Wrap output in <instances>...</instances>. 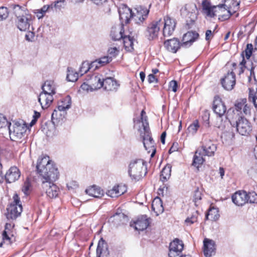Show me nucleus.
I'll return each instance as SVG.
<instances>
[{"label":"nucleus","mask_w":257,"mask_h":257,"mask_svg":"<svg viewBox=\"0 0 257 257\" xmlns=\"http://www.w3.org/2000/svg\"><path fill=\"white\" fill-rule=\"evenodd\" d=\"M38 173L42 177V186L47 195L50 198L59 194V188L53 183L58 178L59 172L53 162L47 156L39 158L36 166Z\"/></svg>","instance_id":"f257e3e1"},{"label":"nucleus","mask_w":257,"mask_h":257,"mask_svg":"<svg viewBox=\"0 0 257 257\" xmlns=\"http://www.w3.org/2000/svg\"><path fill=\"white\" fill-rule=\"evenodd\" d=\"M202 6L203 13L205 14L206 16L210 18L214 17L216 13L226 12L225 14L222 16L219 15V19H221L222 20H225L228 19L232 14L230 10H226L225 8V5L224 4L211 6L210 3L208 1L203 0Z\"/></svg>","instance_id":"f03ea898"},{"label":"nucleus","mask_w":257,"mask_h":257,"mask_svg":"<svg viewBox=\"0 0 257 257\" xmlns=\"http://www.w3.org/2000/svg\"><path fill=\"white\" fill-rule=\"evenodd\" d=\"M147 172L145 162L142 159L133 160L129 164L128 173L133 180L139 181L146 176Z\"/></svg>","instance_id":"7ed1b4c3"},{"label":"nucleus","mask_w":257,"mask_h":257,"mask_svg":"<svg viewBox=\"0 0 257 257\" xmlns=\"http://www.w3.org/2000/svg\"><path fill=\"white\" fill-rule=\"evenodd\" d=\"M27 129L26 124L23 121L21 122H16L12 126L9 125V130L11 140L19 143L25 141Z\"/></svg>","instance_id":"20e7f679"},{"label":"nucleus","mask_w":257,"mask_h":257,"mask_svg":"<svg viewBox=\"0 0 257 257\" xmlns=\"http://www.w3.org/2000/svg\"><path fill=\"white\" fill-rule=\"evenodd\" d=\"M22 206L20 203V198L17 194L13 196V201L7 208L6 215L9 220H14L21 215L22 212Z\"/></svg>","instance_id":"39448f33"},{"label":"nucleus","mask_w":257,"mask_h":257,"mask_svg":"<svg viewBox=\"0 0 257 257\" xmlns=\"http://www.w3.org/2000/svg\"><path fill=\"white\" fill-rule=\"evenodd\" d=\"M229 121L230 124L236 128V131L242 136L248 135L251 130L250 123L244 117L239 116L238 119L234 121L233 119L230 120Z\"/></svg>","instance_id":"423d86ee"},{"label":"nucleus","mask_w":257,"mask_h":257,"mask_svg":"<svg viewBox=\"0 0 257 257\" xmlns=\"http://www.w3.org/2000/svg\"><path fill=\"white\" fill-rule=\"evenodd\" d=\"M253 46L251 44H247L246 48L244 51H243L241 54L242 57V60L239 64V74L242 73L245 68L249 69L248 67V64L251 63L250 58L251 56L253 57Z\"/></svg>","instance_id":"0eeeda50"},{"label":"nucleus","mask_w":257,"mask_h":257,"mask_svg":"<svg viewBox=\"0 0 257 257\" xmlns=\"http://www.w3.org/2000/svg\"><path fill=\"white\" fill-rule=\"evenodd\" d=\"M17 17L16 24L18 28L21 31L29 30L32 24V17L31 15L25 13L21 15L16 14Z\"/></svg>","instance_id":"6e6552de"},{"label":"nucleus","mask_w":257,"mask_h":257,"mask_svg":"<svg viewBox=\"0 0 257 257\" xmlns=\"http://www.w3.org/2000/svg\"><path fill=\"white\" fill-rule=\"evenodd\" d=\"M164 26L163 29V34L164 37L170 36L174 31L176 27V22L174 19L167 16L161 20V27Z\"/></svg>","instance_id":"1a4fd4ad"},{"label":"nucleus","mask_w":257,"mask_h":257,"mask_svg":"<svg viewBox=\"0 0 257 257\" xmlns=\"http://www.w3.org/2000/svg\"><path fill=\"white\" fill-rule=\"evenodd\" d=\"M132 20L135 23L140 24L146 19L149 13V10L143 6H139L133 11Z\"/></svg>","instance_id":"9d476101"},{"label":"nucleus","mask_w":257,"mask_h":257,"mask_svg":"<svg viewBox=\"0 0 257 257\" xmlns=\"http://www.w3.org/2000/svg\"><path fill=\"white\" fill-rule=\"evenodd\" d=\"M161 25V19L153 21L148 27L146 31V36L150 40H152L158 37Z\"/></svg>","instance_id":"9b49d317"},{"label":"nucleus","mask_w":257,"mask_h":257,"mask_svg":"<svg viewBox=\"0 0 257 257\" xmlns=\"http://www.w3.org/2000/svg\"><path fill=\"white\" fill-rule=\"evenodd\" d=\"M213 110L219 116L217 118V121H222L221 117L225 114L226 111V108L221 98L218 96H215L214 98Z\"/></svg>","instance_id":"f8f14e48"},{"label":"nucleus","mask_w":257,"mask_h":257,"mask_svg":"<svg viewBox=\"0 0 257 257\" xmlns=\"http://www.w3.org/2000/svg\"><path fill=\"white\" fill-rule=\"evenodd\" d=\"M184 248L182 240L175 239L170 243L169 256L170 257H179Z\"/></svg>","instance_id":"ddd939ff"},{"label":"nucleus","mask_w":257,"mask_h":257,"mask_svg":"<svg viewBox=\"0 0 257 257\" xmlns=\"http://www.w3.org/2000/svg\"><path fill=\"white\" fill-rule=\"evenodd\" d=\"M14 224L12 223H6L2 235L4 242H7L8 244H11L15 241L14 230Z\"/></svg>","instance_id":"4468645a"},{"label":"nucleus","mask_w":257,"mask_h":257,"mask_svg":"<svg viewBox=\"0 0 257 257\" xmlns=\"http://www.w3.org/2000/svg\"><path fill=\"white\" fill-rule=\"evenodd\" d=\"M236 82L235 75L232 71L228 72L224 78L221 79L223 87L227 90H231Z\"/></svg>","instance_id":"2eb2a0df"},{"label":"nucleus","mask_w":257,"mask_h":257,"mask_svg":"<svg viewBox=\"0 0 257 257\" xmlns=\"http://www.w3.org/2000/svg\"><path fill=\"white\" fill-rule=\"evenodd\" d=\"M119 86L118 82L113 77H107L102 81L103 89L108 92H115Z\"/></svg>","instance_id":"dca6fc26"},{"label":"nucleus","mask_w":257,"mask_h":257,"mask_svg":"<svg viewBox=\"0 0 257 257\" xmlns=\"http://www.w3.org/2000/svg\"><path fill=\"white\" fill-rule=\"evenodd\" d=\"M203 252L206 257H211L215 255L216 246L214 241L212 239L205 238L203 241Z\"/></svg>","instance_id":"f3484780"},{"label":"nucleus","mask_w":257,"mask_h":257,"mask_svg":"<svg viewBox=\"0 0 257 257\" xmlns=\"http://www.w3.org/2000/svg\"><path fill=\"white\" fill-rule=\"evenodd\" d=\"M119 18L122 24H127L131 19L132 20L133 15V11L125 5L122 6L118 10Z\"/></svg>","instance_id":"a211bd4d"},{"label":"nucleus","mask_w":257,"mask_h":257,"mask_svg":"<svg viewBox=\"0 0 257 257\" xmlns=\"http://www.w3.org/2000/svg\"><path fill=\"white\" fill-rule=\"evenodd\" d=\"M199 34L192 31H189L183 35L181 46L184 48L190 47L192 43L198 39Z\"/></svg>","instance_id":"6ab92c4d"},{"label":"nucleus","mask_w":257,"mask_h":257,"mask_svg":"<svg viewBox=\"0 0 257 257\" xmlns=\"http://www.w3.org/2000/svg\"><path fill=\"white\" fill-rule=\"evenodd\" d=\"M247 193L245 191H238L232 196V202L237 206H242L247 202Z\"/></svg>","instance_id":"aec40b11"},{"label":"nucleus","mask_w":257,"mask_h":257,"mask_svg":"<svg viewBox=\"0 0 257 257\" xmlns=\"http://www.w3.org/2000/svg\"><path fill=\"white\" fill-rule=\"evenodd\" d=\"M103 78L100 75H92L88 76L87 81L91 86V89L95 90L102 88Z\"/></svg>","instance_id":"412c9836"},{"label":"nucleus","mask_w":257,"mask_h":257,"mask_svg":"<svg viewBox=\"0 0 257 257\" xmlns=\"http://www.w3.org/2000/svg\"><path fill=\"white\" fill-rule=\"evenodd\" d=\"M53 100V95L43 92L40 93L38 97V101L43 109L47 108Z\"/></svg>","instance_id":"4be33fe9"},{"label":"nucleus","mask_w":257,"mask_h":257,"mask_svg":"<svg viewBox=\"0 0 257 257\" xmlns=\"http://www.w3.org/2000/svg\"><path fill=\"white\" fill-rule=\"evenodd\" d=\"M20 177V172L16 167H11L5 175L6 180L9 183L15 182Z\"/></svg>","instance_id":"5701e85b"},{"label":"nucleus","mask_w":257,"mask_h":257,"mask_svg":"<svg viewBox=\"0 0 257 257\" xmlns=\"http://www.w3.org/2000/svg\"><path fill=\"white\" fill-rule=\"evenodd\" d=\"M140 136L143 139V142L153 140L151 136V133L148 122L143 121L142 127L139 129Z\"/></svg>","instance_id":"b1692460"},{"label":"nucleus","mask_w":257,"mask_h":257,"mask_svg":"<svg viewBox=\"0 0 257 257\" xmlns=\"http://www.w3.org/2000/svg\"><path fill=\"white\" fill-rule=\"evenodd\" d=\"M135 224L136 230L142 231L148 227L149 225V221L146 215H143L138 218Z\"/></svg>","instance_id":"393cba45"},{"label":"nucleus","mask_w":257,"mask_h":257,"mask_svg":"<svg viewBox=\"0 0 257 257\" xmlns=\"http://www.w3.org/2000/svg\"><path fill=\"white\" fill-rule=\"evenodd\" d=\"M235 110L236 112L242 111L245 115L250 114V107L246 104V99H242L240 101L237 102L235 105Z\"/></svg>","instance_id":"a878e982"},{"label":"nucleus","mask_w":257,"mask_h":257,"mask_svg":"<svg viewBox=\"0 0 257 257\" xmlns=\"http://www.w3.org/2000/svg\"><path fill=\"white\" fill-rule=\"evenodd\" d=\"M108 254L107 243L101 238L98 241L96 249L97 257H101V255L107 256Z\"/></svg>","instance_id":"bb28decb"},{"label":"nucleus","mask_w":257,"mask_h":257,"mask_svg":"<svg viewBox=\"0 0 257 257\" xmlns=\"http://www.w3.org/2000/svg\"><path fill=\"white\" fill-rule=\"evenodd\" d=\"M164 45L168 51L173 53H176L181 46L179 41L175 38L165 41Z\"/></svg>","instance_id":"cd10ccee"},{"label":"nucleus","mask_w":257,"mask_h":257,"mask_svg":"<svg viewBox=\"0 0 257 257\" xmlns=\"http://www.w3.org/2000/svg\"><path fill=\"white\" fill-rule=\"evenodd\" d=\"M43 92L54 95L56 93V86L52 80L46 81L42 86Z\"/></svg>","instance_id":"c85d7f7f"},{"label":"nucleus","mask_w":257,"mask_h":257,"mask_svg":"<svg viewBox=\"0 0 257 257\" xmlns=\"http://www.w3.org/2000/svg\"><path fill=\"white\" fill-rule=\"evenodd\" d=\"M199 149L202 151L201 152L204 156L209 157L214 155V152L216 150V147L211 142H209L208 144L203 146Z\"/></svg>","instance_id":"c756f323"},{"label":"nucleus","mask_w":257,"mask_h":257,"mask_svg":"<svg viewBox=\"0 0 257 257\" xmlns=\"http://www.w3.org/2000/svg\"><path fill=\"white\" fill-rule=\"evenodd\" d=\"M126 190L124 187L120 185L114 186L111 189L107 191V195L110 197H117L123 194Z\"/></svg>","instance_id":"7c9ffc66"},{"label":"nucleus","mask_w":257,"mask_h":257,"mask_svg":"<svg viewBox=\"0 0 257 257\" xmlns=\"http://www.w3.org/2000/svg\"><path fill=\"white\" fill-rule=\"evenodd\" d=\"M201 151H202L200 150L198 148L195 152L193 158V162L192 165L197 168L202 165L205 161V159L204 158V156H205Z\"/></svg>","instance_id":"2f4dec72"},{"label":"nucleus","mask_w":257,"mask_h":257,"mask_svg":"<svg viewBox=\"0 0 257 257\" xmlns=\"http://www.w3.org/2000/svg\"><path fill=\"white\" fill-rule=\"evenodd\" d=\"M85 192L86 194H88L89 196L95 198H100L104 194L103 191L101 190L100 188L96 186L89 187L86 189Z\"/></svg>","instance_id":"473e14b6"},{"label":"nucleus","mask_w":257,"mask_h":257,"mask_svg":"<svg viewBox=\"0 0 257 257\" xmlns=\"http://www.w3.org/2000/svg\"><path fill=\"white\" fill-rule=\"evenodd\" d=\"M63 111L62 110H59L58 109H54L51 115L52 122L54 124L58 123L60 120L63 119L64 115L66 114V112Z\"/></svg>","instance_id":"72a5a7b5"},{"label":"nucleus","mask_w":257,"mask_h":257,"mask_svg":"<svg viewBox=\"0 0 257 257\" xmlns=\"http://www.w3.org/2000/svg\"><path fill=\"white\" fill-rule=\"evenodd\" d=\"M122 39L125 49L130 52L133 51L134 50L133 46L135 39L130 35L124 36Z\"/></svg>","instance_id":"f704fd0d"},{"label":"nucleus","mask_w":257,"mask_h":257,"mask_svg":"<svg viewBox=\"0 0 257 257\" xmlns=\"http://www.w3.org/2000/svg\"><path fill=\"white\" fill-rule=\"evenodd\" d=\"M122 34V27L119 28L114 27L111 30L110 36L113 40L116 41L123 38L124 36Z\"/></svg>","instance_id":"c9c22d12"},{"label":"nucleus","mask_w":257,"mask_h":257,"mask_svg":"<svg viewBox=\"0 0 257 257\" xmlns=\"http://www.w3.org/2000/svg\"><path fill=\"white\" fill-rule=\"evenodd\" d=\"M206 217L208 220L212 221H216L218 219L219 217V210L217 208L212 207H211L207 214L206 215Z\"/></svg>","instance_id":"e433bc0d"},{"label":"nucleus","mask_w":257,"mask_h":257,"mask_svg":"<svg viewBox=\"0 0 257 257\" xmlns=\"http://www.w3.org/2000/svg\"><path fill=\"white\" fill-rule=\"evenodd\" d=\"M152 209L157 213H162L164 211L163 202L160 198H155L152 204Z\"/></svg>","instance_id":"4c0bfd02"},{"label":"nucleus","mask_w":257,"mask_h":257,"mask_svg":"<svg viewBox=\"0 0 257 257\" xmlns=\"http://www.w3.org/2000/svg\"><path fill=\"white\" fill-rule=\"evenodd\" d=\"M71 106V99L69 96H67L59 102L57 109L59 110H62L63 112H66V110L69 109Z\"/></svg>","instance_id":"58836bf2"},{"label":"nucleus","mask_w":257,"mask_h":257,"mask_svg":"<svg viewBox=\"0 0 257 257\" xmlns=\"http://www.w3.org/2000/svg\"><path fill=\"white\" fill-rule=\"evenodd\" d=\"M171 166L167 165L162 170L160 176V180L163 182L167 181L171 176Z\"/></svg>","instance_id":"ea45409f"},{"label":"nucleus","mask_w":257,"mask_h":257,"mask_svg":"<svg viewBox=\"0 0 257 257\" xmlns=\"http://www.w3.org/2000/svg\"><path fill=\"white\" fill-rule=\"evenodd\" d=\"M144 146L149 153L151 152V157L152 158L155 154L156 149L154 146V141L153 140L147 141L143 142Z\"/></svg>","instance_id":"a19ab883"},{"label":"nucleus","mask_w":257,"mask_h":257,"mask_svg":"<svg viewBox=\"0 0 257 257\" xmlns=\"http://www.w3.org/2000/svg\"><path fill=\"white\" fill-rule=\"evenodd\" d=\"M110 219H112L113 221H115L116 224H119V223H117L118 221L121 222L122 223H124L125 222L127 221V217L123 213H116L110 217Z\"/></svg>","instance_id":"79ce46f5"},{"label":"nucleus","mask_w":257,"mask_h":257,"mask_svg":"<svg viewBox=\"0 0 257 257\" xmlns=\"http://www.w3.org/2000/svg\"><path fill=\"white\" fill-rule=\"evenodd\" d=\"M79 73L74 71L72 68L68 67L67 69V79L69 81L75 82L78 78Z\"/></svg>","instance_id":"37998d69"},{"label":"nucleus","mask_w":257,"mask_h":257,"mask_svg":"<svg viewBox=\"0 0 257 257\" xmlns=\"http://www.w3.org/2000/svg\"><path fill=\"white\" fill-rule=\"evenodd\" d=\"M199 127L200 125L198 120H195L188 126L187 128L188 133L191 135H194L197 133Z\"/></svg>","instance_id":"c03bdc74"},{"label":"nucleus","mask_w":257,"mask_h":257,"mask_svg":"<svg viewBox=\"0 0 257 257\" xmlns=\"http://www.w3.org/2000/svg\"><path fill=\"white\" fill-rule=\"evenodd\" d=\"M111 57L108 56H103L99 59H96L100 67L104 66L112 61Z\"/></svg>","instance_id":"a18cd8bd"},{"label":"nucleus","mask_w":257,"mask_h":257,"mask_svg":"<svg viewBox=\"0 0 257 257\" xmlns=\"http://www.w3.org/2000/svg\"><path fill=\"white\" fill-rule=\"evenodd\" d=\"M90 70V67H89V62L87 61L83 62L79 69V73L81 75H83L84 74Z\"/></svg>","instance_id":"49530a36"},{"label":"nucleus","mask_w":257,"mask_h":257,"mask_svg":"<svg viewBox=\"0 0 257 257\" xmlns=\"http://www.w3.org/2000/svg\"><path fill=\"white\" fill-rule=\"evenodd\" d=\"M247 202L250 203H257V194L255 192H250L247 194Z\"/></svg>","instance_id":"de8ad7c7"},{"label":"nucleus","mask_w":257,"mask_h":257,"mask_svg":"<svg viewBox=\"0 0 257 257\" xmlns=\"http://www.w3.org/2000/svg\"><path fill=\"white\" fill-rule=\"evenodd\" d=\"M9 12L7 8L2 7L0 8V21L5 20L8 18Z\"/></svg>","instance_id":"09e8293b"},{"label":"nucleus","mask_w":257,"mask_h":257,"mask_svg":"<svg viewBox=\"0 0 257 257\" xmlns=\"http://www.w3.org/2000/svg\"><path fill=\"white\" fill-rule=\"evenodd\" d=\"M201 192L198 190V189H196L194 191V195H193V201L195 203V204L196 205H197V203L199 202V201L201 199Z\"/></svg>","instance_id":"8fccbe9b"},{"label":"nucleus","mask_w":257,"mask_h":257,"mask_svg":"<svg viewBox=\"0 0 257 257\" xmlns=\"http://www.w3.org/2000/svg\"><path fill=\"white\" fill-rule=\"evenodd\" d=\"M11 123L9 122L5 116L2 114H0V128L6 127L11 125Z\"/></svg>","instance_id":"3c124183"},{"label":"nucleus","mask_w":257,"mask_h":257,"mask_svg":"<svg viewBox=\"0 0 257 257\" xmlns=\"http://www.w3.org/2000/svg\"><path fill=\"white\" fill-rule=\"evenodd\" d=\"M118 52L119 49L115 47L110 48L108 50V53L110 55L109 57H111V58L116 57Z\"/></svg>","instance_id":"603ef678"},{"label":"nucleus","mask_w":257,"mask_h":257,"mask_svg":"<svg viewBox=\"0 0 257 257\" xmlns=\"http://www.w3.org/2000/svg\"><path fill=\"white\" fill-rule=\"evenodd\" d=\"M169 89L175 92L177 90L178 84L176 80H172L169 83Z\"/></svg>","instance_id":"864d4df0"},{"label":"nucleus","mask_w":257,"mask_h":257,"mask_svg":"<svg viewBox=\"0 0 257 257\" xmlns=\"http://www.w3.org/2000/svg\"><path fill=\"white\" fill-rule=\"evenodd\" d=\"M67 187L69 190L75 189L78 188V184L75 181H71L67 184Z\"/></svg>","instance_id":"5fc2aeb1"},{"label":"nucleus","mask_w":257,"mask_h":257,"mask_svg":"<svg viewBox=\"0 0 257 257\" xmlns=\"http://www.w3.org/2000/svg\"><path fill=\"white\" fill-rule=\"evenodd\" d=\"M81 89L86 91L87 92L90 91H92L94 90L91 89V86L87 81V82H84L80 87Z\"/></svg>","instance_id":"6e6d98bb"},{"label":"nucleus","mask_w":257,"mask_h":257,"mask_svg":"<svg viewBox=\"0 0 257 257\" xmlns=\"http://www.w3.org/2000/svg\"><path fill=\"white\" fill-rule=\"evenodd\" d=\"M197 221V217L195 215H192L191 217H188L186 219L185 222L187 225H190Z\"/></svg>","instance_id":"4d7b16f0"},{"label":"nucleus","mask_w":257,"mask_h":257,"mask_svg":"<svg viewBox=\"0 0 257 257\" xmlns=\"http://www.w3.org/2000/svg\"><path fill=\"white\" fill-rule=\"evenodd\" d=\"M28 31L29 32L26 34L25 36L26 39L29 41H32L34 38L35 34L30 29Z\"/></svg>","instance_id":"13d9d810"},{"label":"nucleus","mask_w":257,"mask_h":257,"mask_svg":"<svg viewBox=\"0 0 257 257\" xmlns=\"http://www.w3.org/2000/svg\"><path fill=\"white\" fill-rule=\"evenodd\" d=\"M89 67H90V70L92 69L93 70H95L96 69L100 67L99 64L96 60L92 61L91 63H89Z\"/></svg>","instance_id":"bf43d9fd"},{"label":"nucleus","mask_w":257,"mask_h":257,"mask_svg":"<svg viewBox=\"0 0 257 257\" xmlns=\"http://www.w3.org/2000/svg\"><path fill=\"white\" fill-rule=\"evenodd\" d=\"M240 4L239 2H237L236 1L233 0L232 2V6L231 7V8L232 7L233 8V13H235L239 8V6Z\"/></svg>","instance_id":"052dcab7"},{"label":"nucleus","mask_w":257,"mask_h":257,"mask_svg":"<svg viewBox=\"0 0 257 257\" xmlns=\"http://www.w3.org/2000/svg\"><path fill=\"white\" fill-rule=\"evenodd\" d=\"M30 186V185L29 182L28 181H26L25 182V184H24V187L23 188V191L26 195L28 194V192L29 190Z\"/></svg>","instance_id":"680f3d73"},{"label":"nucleus","mask_w":257,"mask_h":257,"mask_svg":"<svg viewBox=\"0 0 257 257\" xmlns=\"http://www.w3.org/2000/svg\"><path fill=\"white\" fill-rule=\"evenodd\" d=\"M52 8L53 5H44L41 9L39 10L44 15L48 11L49 8Z\"/></svg>","instance_id":"e2e57ef3"},{"label":"nucleus","mask_w":257,"mask_h":257,"mask_svg":"<svg viewBox=\"0 0 257 257\" xmlns=\"http://www.w3.org/2000/svg\"><path fill=\"white\" fill-rule=\"evenodd\" d=\"M148 80L150 83H151L156 81L157 79L153 74H150L148 76Z\"/></svg>","instance_id":"0e129e2a"},{"label":"nucleus","mask_w":257,"mask_h":257,"mask_svg":"<svg viewBox=\"0 0 257 257\" xmlns=\"http://www.w3.org/2000/svg\"><path fill=\"white\" fill-rule=\"evenodd\" d=\"M64 0L57 1V2H56L55 3V4L54 5V6H53V7H54V8H55L57 9L60 10V9L62 7L61 4L64 3Z\"/></svg>","instance_id":"69168bd1"},{"label":"nucleus","mask_w":257,"mask_h":257,"mask_svg":"<svg viewBox=\"0 0 257 257\" xmlns=\"http://www.w3.org/2000/svg\"><path fill=\"white\" fill-rule=\"evenodd\" d=\"M144 113H145V112L144 110H143L141 112V120H138V122L140 124H141V125L142 126V122H143V121L144 122H147V116L144 117Z\"/></svg>","instance_id":"338daca9"},{"label":"nucleus","mask_w":257,"mask_h":257,"mask_svg":"<svg viewBox=\"0 0 257 257\" xmlns=\"http://www.w3.org/2000/svg\"><path fill=\"white\" fill-rule=\"evenodd\" d=\"M212 37V31L210 30H208L206 32L205 34V39L206 40H210Z\"/></svg>","instance_id":"774afa93"}]
</instances>
